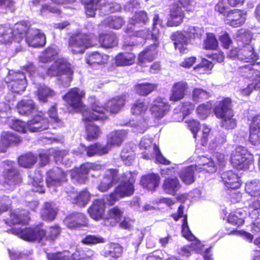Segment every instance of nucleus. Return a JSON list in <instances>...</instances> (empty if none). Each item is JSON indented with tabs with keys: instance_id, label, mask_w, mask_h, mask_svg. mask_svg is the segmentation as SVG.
<instances>
[{
	"instance_id": "1",
	"label": "nucleus",
	"mask_w": 260,
	"mask_h": 260,
	"mask_svg": "<svg viewBox=\"0 0 260 260\" xmlns=\"http://www.w3.org/2000/svg\"><path fill=\"white\" fill-rule=\"evenodd\" d=\"M105 109L98 102H94L88 108L82 112V121L85 124L86 137V139L89 141L97 139L101 130L99 126L91 123L95 121H105L109 118L105 113Z\"/></svg>"
},
{
	"instance_id": "2",
	"label": "nucleus",
	"mask_w": 260,
	"mask_h": 260,
	"mask_svg": "<svg viewBox=\"0 0 260 260\" xmlns=\"http://www.w3.org/2000/svg\"><path fill=\"white\" fill-rule=\"evenodd\" d=\"M95 39L93 34H73L69 37L67 46L73 54H82L86 49L95 45Z\"/></svg>"
},
{
	"instance_id": "3",
	"label": "nucleus",
	"mask_w": 260,
	"mask_h": 260,
	"mask_svg": "<svg viewBox=\"0 0 260 260\" xmlns=\"http://www.w3.org/2000/svg\"><path fill=\"white\" fill-rule=\"evenodd\" d=\"M94 252L90 249L77 248L72 254L68 250L48 252L46 253L48 260H91Z\"/></svg>"
},
{
	"instance_id": "4",
	"label": "nucleus",
	"mask_w": 260,
	"mask_h": 260,
	"mask_svg": "<svg viewBox=\"0 0 260 260\" xmlns=\"http://www.w3.org/2000/svg\"><path fill=\"white\" fill-rule=\"evenodd\" d=\"M5 82L8 90L14 95L22 94L27 86L26 75L20 71L9 72L5 77Z\"/></svg>"
},
{
	"instance_id": "5",
	"label": "nucleus",
	"mask_w": 260,
	"mask_h": 260,
	"mask_svg": "<svg viewBox=\"0 0 260 260\" xmlns=\"http://www.w3.org/2000/svg\"><path fill=\"white\" fill-rule=\"evenodd\" d=\"M231 162L237 170H247L253 162V156L244 147L238 146L231 154Z\"/></svg>"
},
{
	"instance_id": "6",
	"label": "nucleus",
	"mask_w": 260,
	"mask_h": 260,
	"mask_svg": "<svg viewBox=\"0 0 260 260\" xmlns=\"http://www.w3.org/2000/svg\"><path fill=\"white\" fill-rule=\"evenodd\" d=\"M228 55L231 58H237L249 63H255L259 58V55L253 45L234 47L230 50Z\"/></svg>"
},
{
	"instance_id": "7",
	"label": "nucleus",
	"mask_w": 260,
	"mask_h": 260,
	"mask_svg": "<svg viewBox=\"0 0 260 260\" xmlns=\"http://www.w3.org/2000/svg\"><path fill=\"white\" fill-rule=\"evenodd\" d=\"M137 173L127 171L121 174L120 183L116 186L124 198L132 196L135 191V183Z\"/></svg>"
},
{
	"instance_id": "8",
	"label": "nucleus",
	"mask_w": 260,
	"mask_h": 260,
	"mask_svg": "<svg viewBox=\"0 0 260 260\" xmlns=\"http://www.w3.org/2000/svg\"><path fill=\"white\" fill-rule=\"evenodd\" d=\"M85 96V92L79 88L75 87L70 89L63 95L62 99L71 107L74 111L84 110V105L82 99Z\"/></svg>"
},
{
	"instance_id": "9",
	"label": "nucleus",
	"mask_w": 260,
	"mask_h": 260,
	"mask_svg": "<svg viewBox=\"0 0 260 260\" xmlns=\"http://www.w3.org/2000/svg\"><path fill=\"white\" fill-rule=\"evenodd\" d=\"M136 44V42L132 43L125 41L122 46V49L126 50L129 47V51L121 52L117 54L114 57V63L117 67H125L133 65L136 61V55L132 52L133 47Z\"/></svg>"
},
{
	"instance_id": "10",
	"label": "nucleus",
	"mask_w": 260,
	"mask_h": 260,
	"mask_svg": "<svg viewBox=\"0 0 260 260\" xmlns=\"http://www.w3.org/2000/svg\"><path fill=\"white\" fill-rule=\"evenodd\" d=\"M171 106L163 98H155L149 108L152 117L154 120H160L170 111Z\"/></svg>"
},
{
	"instance_id": "11",
	"label": "nucleus",
	"mask_w": 260,
	"mask_h": 260,
	"mask_svg": "<svg viewBox=\"0 0 260 260\" xmlns=\"http://www.w3.org/2000/svg\"><path fill=\"white\" fill-rule=\"evenodd\" d=\"M27 128L31 133L40 132L51 127L50 122L44 113L39 112L34 115L27 122Z\"/></svg>"
},
{
	"instance_id": "12",
	"label": "nucleus",
	"mask_w": 260,
	"mask_h": 260,
	"mask_svg": "<svg viewBox=\"0 0 260 260\" xmlns=\"http://www.w3.org/2000/svg\"><path fill=\"white\" fill-rule=\"evenodd\" d=\"M67 173L61 168L54 167L46 172V186L49 188L59 186L67 181Z\"/></svg>"
},
{
	"instance_id": "13",
	"label": "nucleus",
	"mask_w": 260,
	"mask_h": 260,
	"mask_svg": "<svg viewBox=\"0 0 260 260\" xmlns=\"http://www.w3.org/2000/svg\"><path fill=\"white\" fill-rule=\"evenodd\" d=\"M29 220L28 211L22 208H17L9 212V216L5 219V222L7 225L11 226L15 224H27Z\"/></svg>"
},
{
	"instance_id": "14",
	"label": "nucleus",
	"mask_w": 260,
	"mask_h": 260,
	"mask_svg": "<svg viewBox=\"0 0 260 260\" xmlns=\"http://www.w3.org/2000/svg\"><path fill=\"white\" fill-rule=\"evenodd\" d=\"M118 174L117 169H107L100 180L97 189L102 192L108 191L117 182Z\"/></svg>"
},
{
	"instance_id": "15",
	"label": "nucleus",
	"mask_w": 260,
	"mask_h": 260,
	"mask_svg": "<svg viewBox=\"0 0 260 260\" xmlns=\"http://www.w3.org/2000/svg\"><path fill=\"white\" fill-rule=\"evenodd\" d=\"M127 102V95L125 93H122L109 100L106 106H102L105 109V113L106 114L107 111L112 114H117L123 108Z\"/></svg>"
},
{
	"instance_id": "16",
	"label": "nucleus",
	"mask_w": 260,
	"mask_h": 260,
	"mask_svg": "<svg viewBox=\"0 0 260 260\" xmlns=\"http://www.w3.org/2000/svg\"><path fill=\"white\" fill-rule=\"evenodd\" d=\"M86 216L81 212H73L69 214L64 219L66 226L70 229H75L88 226Z\"/></svg>"
},
{
	"instance_id": "17",
	"label": "nucleus",
	"mask_w": 260,
	"mask_h": 260,
	"mask_svg": "<svg viewBox=\"0 0 260 260\" xmlns=\"http://www.w3.org/2000/svg\"><path fill=\"white\" fill-rule=\"evenodd\" d=\"M25 41L30 47L42 48L46 43V36L39 29H30L26 36Z\"/></svg>"
},
{
	"instance_id": "18",
	"label": "nucleus",
	"mask_w": 260,
	"mask_h": 260,
	"mask_svg": "<svg viewBox=\"0 0 260 260\" xmlns=\"http://www.w3.org/2000/svg\"><path fill=\"white\" fill-rule=\"evenodd\" d=\"M246 15V13L241 10H232L224 14L225 21L227 24L233 27H239L245 23Z\"/></svg>"
},
{
	"instance_id": "19",
	"label": "nucleus",
	"mask_w": 260,
	"mask_h": 260,
	"mask_svg": "<svg viewBox=\"0 0 260 260\" xmlns=\"http://www.w3.org/2000/svg\"><path fill=\"white\" fill-rule=\"evenodd\" d=\"M213 111L218 119L233 113L232 99L230 98H223L221 100L217 101Z\"/></svg>"
},
{
	"instance_id": "20",
	"label": "nucleus",
	"mask_w": 260,
	"mask_h": 260,
	"mask_svg": "<svg viewBox=\"0 0 260 260\" xmlns=\"http://www.w3.org/2000/svg\"><path fill=\"white\" fill-rule=\"evenodd\" d=\"M46 230L39 225L24 228L23 240L27 242L41 243L44 239Z\"/></svg>"
},
{
	"instance_id": "21",
	"label": "nucleus",
	"mask_w": 260,
	"mask_h": 260,
	"mask_svg": "<svg viewBox=\"0 0 260 260\" xmlns=\"http://www.w3.org/2000/svg\"><path fill=\"white\" fill-rule=\"evenodd\" d=\"M221 178L224 185L229 189H237L241 186L242 181L240 177L238 174L232 170L223 172Z\"/></svg>"
},
{
	"instance_id": "22",
	"label": "nucleus",
	"mask_w": 260,
	"mask_h": 260,
	"mask_svg": "<svg viewBox=\"0 0 260 260\" xmlns=\"http://www.w3.org/2000/svg\"><path fill=\"white\" fill-rule=\"evenodd\" d=\"M170 39L173 42L175 49L178 50L180 54H184L188 52L189 39L186 34H185L181 31H176L171 34Z\"/></svg>"
},
{
	"instance_id": "23",
	"label": "nucleus",
	"mask_w": 260,
	"mask_h": 260,
	"mask_svg": "<svg viewBox=\"0 0 260 260\" xmlns=\"http://www.w3.org/2000/svg\"><path fill=\"white\" fill-rule=\"evenodd\" d=\"M70 175L71 179L74 184H85L89 180V173L84 163L71 169Z\"/></svg>"
},
{
	"instance_id": "24",
	"label": "nucleus",
	"mask_w": 260,
	"mask_h": 260,
	"mask_svg": "<svg viewBox=\"0 0 260 260\" xmlns=\"http://www.w3.org/2000/svg\"><path fill=\"white\" fill-rule=\"evenodd\" d=\"M157 44H150L141 51L138 57V62L139 66L145 67L147 62H151L157 54Z\"/></svg>"
},
{
	"instance_id": "25",
	"label": "nucleus",
	"mask_w": 260,
	"mask_h": 260,
	"mask_svg": "<svg viewBox=\"0 0 260 260\" xmlns=\"http://www.w3.org/2000/svg\"><path fill=\"white\" fill-rule=\"evenodd\" d=\"M91 194L87 188H84L79 193L71 191L68 192L67 199L73 204L80 207L85 206L90 201Z\"/></svg>"
},
{
	"instance_id": "26",
	"label": "nucleus",
	"mask_w": 260,
	"mask_h": 260,
	"mask_svg": "<svg viewBox=\"0 0 260 260\" xmlns=\"http://www.w3.org/2000/svg\"><path fill=\"white\" fill-rule=\"evenodd\" d=\"M160 177L157 173H148L141 176L140 184L143 188L153 191L158 187Z\"/></svg>"
},
{
	"instance_id": "27",
	"label": "nucleus",
	"mask_w": 260,
	"mask_h": 260,
	"mask_svg": "<svg viewBox=\"0 0 260 260\" xmlns=\"http://www.w3.org/2000/svg\"><path fill=\"white\" fill-rule=\"evenodd\" d=\"M105 211V203L102 199L94 200L87 209V212L91 218L95 220L103 218Z\"/></svg>"
},
{
	"instance_id": "28",
	"label": "nucleus",
	"mask_w": 260,
	"mask_h": 260,
	"mask_svg": "<svg viewBox=\"0 0 260 260\" xmlns=\"http://www.w3.org/2000/svg\"><path fill=\"white\" fill-rule=\"evenodd\" d=\"M3 177L6 183L9 185H16L22 181V176L19 170L16 167H12L5 169L3 171Z\"/></svg>"
},
{
	"instance_id": "29",
	"label": "nucleus",
	"mask_w": 260,
	"mask_h": 260,
	"mask_svg": "<svg viewBox=\"0 0 260 260\" xmlns=\"http://www.w3.org/2000/svg\"><path fill=\"white\" fill-rule=\"evenodd\" d=\"M188 88V84L185 81H178L175 83L172 88L169 100L176 102L183 99Z\"/></svg>"
},
{
	"instance_id": "30",
	"label": "nucleus",
	"mask_w": 260,
	"mask_h": 260,
	"mask_svg": "<svg viewBox=\"0 0 260 260\" xmlns=\"http://www.w3.org/2000/svg\"><path fill=\"white\" fill-rule=\"evenodd\" d=\"M252 66L245 65L238 68L241 75L252 80L260 78V62L256 63H251Z\"/></svg>"
},
{
	"instance_id": "31",
	"label": "nucleus",
	"mask_w": 260,
	"mask_h": 260,
	"mask_svg": "<svg viewBox=\"0 0 260 260\" xmlns=\"http://www.w3.org/2000/svg\"><path fill=\"white\" fill-rule=\"evenodd\" d=\"M181 187V185L176 176L166 178L162 184V188L165 192L172 196L176 195Z\"/></svg>"
},
{
	"instance_id": "32",
	"label": "nucleus",
	"mask_w": 260,
	"mask_h": 260,
	"mask_svg": "<svg viewBox=\"0 0 260 260\" xmlns=\"http://www.w3.org/2000/svg\"><path fill=\"white\" fill-rule=\"evenodd\" d=\"M170 16L171 19L168 21V25L176 26L182 22L184 14L181 7L177 4H173L171 6Z\"/></svg>"
},
{
	"instance_id": "33",
	"label": "nucleus",
	"mask_w": 260,
	"mask_h": 260,
	"mask_svg": "<svg viewBox=\"0 0 260 260\" xmlns=\"http://www.w3.org/2000/svg\"><path fill=\"white\" fill-rule=\"evenodd\" d=\"M109 58V55L96 51L89 53L86 56L85 61L90 66L103 65L108 62Z\"/></svg>"
},
{
	"instance_id": "34",
	"label": "nucleus",
	"mask_w": 260,
	"mask_h": 260,
	"mask_svg": "<svg viewBox=\"0 0 260 260\" xmlns=\"http://www.w3.org/2000/svg\"><path fill=\"white\" fill-rule=\"evenodd\" d=\"M107 249L103 252V256L105 257H111L116 260L121 257L123 252V247L118 243L110 242L106 245Z\"/></svg>"
},
{
	"instance_id": "35",
	"label": "nucleus",
	"mask_w": 260,
	"mask_h": 260,
	"mask_svg": "<svg viewBox=\"0 0 260 260\" xmlns=\"http://www.w3.org/2000/svg\"><path fill=\"white\" fill-rule=\"evenodd\" d=\"M21 141V138L18 135L12 132L4 131L1 135L0 146L8 148L12 145H18Z\"/></svg>"
},
{
	"instance_id": "36",
	"label": "nucleus",
	"mask_w": 260,
	"mask_h": 260,
	"mask_svg": "<svg viewBox=\"0 0 260 260\" xmlns=\"http://www.w3.org/2000/svg\"><path fill=\"white\" fill-rule=\"evenodd\" d=\"M16 109L20 114L28 116L36 110V106L31 99H22L17 103Z\"/></svg>"
},
{
	"instance_id": "37",
	"label": "nucleus",
	"mask_w": 260,
	"mask_h": 260,
	"mask_svg": "<svg viewBox=\"0 0 260 260\" xmlns=\"http://www.w3.org/2000/svg\"><path fill=\"white\" fill-rule=\"evenodd\" d=\"M149 109L148 105L145 99H138L130 106V111L133 115L143 116L146 113Z\"/></svg>"
},
{
	"instance_id": "38",
	"label": "nucleus",
	"mask_w": 260,
	"mask_h": 260,
	"mask_svg": "<svg viewBox=\"0 0 260 260\" xmlns=\"http://www.w3.org/2000/svg\"><path fill=\"white\" fill-rule=\"evenodd\" d=\"M158 84L152 82L137 83L134 86L136 93L141 96H147L152 92L157 91Z\"/></svg>"
},
{
	"instance_id": "39",
	"label": "nucleus",
	"mask_w": 260,
	"mask_h": 260,
	"mask_svg": "<svg viewBox=\"0 0 260 260\" xmlns=\"http://www.w3.org/2000/svg\"><path fill=\"white\" fill-rule=\"evenodd\" d=\"M47 114L51 119L50 122L52 128L57 129L65 126V123L62 119L58 117L56 103L50 106L47 111Z\"/></svg>"
},
{
	"instance_id": "40",
	"label": "nucleus",
	"mask_w": 260,
	"mask_h": 260,
	"mask_svg": "<svg viewBox=\"0 0 260 260\" xmlns=\"http://www.w3.org/2000/svg\"><path fill=\"white\" fill-rule=\"evenodd\" d=\"M57 214V209L53 207V204L50 202L44 203L41 209L40 215L43 220L47 221L54 220Z\"/></svg>"
},
{
	"instance_id": "41",
	"label": "nucleus",
	"mask_w": 260,
	"mask_h": 260,
	"mask_svg": "<svg viewBox=\"0 0 260 260\" xmlns=\"http://www.w3.org/2000/svg\"><path fill=\"white\" fill-rule=\"evenodd\" d=\"M197 169L196 165H190L185 167L181 170L179 176L182 181L185 184L189 185L195 181V171Z\"/></svg>"
},
{
	"instance_id": "42",
	"label": "nucleus",
	"mask_w": 260,
	"mask_h": 260,
	"mask_svg": "<svg viewBox=\"0 0 260 260\" xmlns=\"http://www.w3.org/2000/svg\"><path fill=\"white\" fill-rule=\"evenodd\" d=\"M30 29L32 28L26 21H22L16 23L12 29L16 43H20L23 36L26 37Z\"/></svg>"
},
{
	"instance_id": "43",
	"label": "nucleus",
	"mask_w": 260,
	"mask_h": 260,
	"mask_svg": "<svg viewBox=\"0 0 260 260\" xmlns=\"http://www.w3.org/2000/svg\"><path fill=\"white\" fill-rule=\"evenodd\" d=\"M55 62L60 75H67L69 80L71 81L74 72L73 66L67 59L64 58H58L55 60Z\"/></svg>"
},
{
	"instance_id": "44",
	"label": "nucleus",
	"mask_w": 260,
	"mask_h": 260,
	"mask_svg": "<svg viewBox=\"0 0 260 260\" xmlns=\"http://www.w3.org/2000/svg\"><path fill=\"white\" fill-rule=\"evenodd\" d=\"M98 41L102 47L110 48L117 45L118 40L114 33L100 34L98 36Z\"/></svg>"
},
{
	"instance_id": "45",
	"label": "nucleus",
	"mask_w": 260,
	"mask_h": 260,
	"mask_svg": "<svg viewBox=\"0 0 260 260\" xmlns=\"http://www.w3.org/2000/svg\"><path fill=\"white\" fill-rule=\"evenodd\" d=\"M245 212L242 209H237L230 212L228 216V221L232 224L240 226L245 222Z\"/></svg>"
},
{
	"instance_id": "46",
	"label": "nucleus",
	"mask_w": 260,
	"mask_h": 260,
	"mask_svg": "<svg viewBox=\"0 0 260 260\" xmlns=\"http://www.w3.org/2000/svg\"><path fill=\"white\" fill-rule=\"evenodd\" d=\"M37 159V156L35 154L28 152L20 155L17 161L20 166L30 168L36 163Z\"/></svg>"
},
{
	"instance_id": "47",
	"label": "nucleus",
	"mask_w": 260,
	"mask_h": 260,
	"mask_svg": "<svg viewBox=\"0 0 260 260\" xmlns=\"http://www.w3.org/2000/svg\"><path fill=\"white\" fill-rule=\"evenodd\" d=\"M252 38V34L249 30L244 28L239 29L237 33V41L239 45L238 47L252 45L251 44Z\"/></svg>"
},
{
	"instance_id": "48",
	"label": "nucleus",
	"mask_w": 260,
	"mask_h": 260,
	"mask_svg": "<svg viewBox=\"0 0 260 260\" xmlns=\"http://www.w3.org/2000/svg\"><path fill=\"white\" fill-rule=\"evenodd\" d=\"M0 42L3 44L16 43L12 28L6 25H0Z\"/></svg>"
},
{
	"instance_id": "49",
	"label": "nucleus",
	"mask_w": 260,
	"mask_h": 260,
	"mask_svg": "<svg viewBox=\"0 0 260 260\" xmlns=\"http://www.w3.org/2000/svg\"><path fill=\"white\" fill-rule=\"evenodd\" d=\"M101 0H81L84 5L85 13L89 17H94L95 11L98 8L99 4Z\"/></svg>"
},
{
	"instance_id": "50",
	"label": "nucleus",
	"mask_w": 260,
	"mask_h": 260,
	"mask_svg": "<svg viewBox=\"0 0 260 260\" xmlns=\"http://www.w3.org/2000/svg\"><path fill=\"white\" fill-rule=\"evenodd\" d=\"M55 91L49 87L43 85L38 88L37 95L39 101L44 103L48 102V98L55 95Z\"/></svg>"
},
{
	"instance_id": "51",
	"label": "nucleus",
	"mask_w": 260,
	"mask_h": 260,
	"mask_svg": "<svg viewBox=\"0 0 260 260\" xmlns=\"http://www.w3.org/2000/svg\"><path fill=\"white\" fill-rule=\"evenodd\" d=\"M245 190L250 196L256 197L260 196V180L247 181L245 184Z\"/></svg>"
},
{
	"instance_id": "52",
	"label": "nucleus",
	"mask_w": 260,
	"mask_h": 260,
	"mask_svg": "<svg viewBox=\"0 0 260 260\" xmlns=\"http://www.w3.org/2000/svg\"><path fill=\"white\" fill-rule=\"evenodd\" d=\"M214 67L213 62L203 58L201 62L196 65L193 70L199 74H208L210 72Z\"/></svg>"
},
{
	"instance_id": "53",
	"label": "nucleus",
	"mask_w": 260,
	"mask_h": 260,
	"mask_svg": "<svg viewBox=\"0 0 260 260\" xmlns=\"http://www.w3.org/2000/svg\"><path fill=\"white\" fill-rule=\"evenodd\" d=\"M211 109L212 103L211 101H208L205 103L199 104L196 109V112L200 119H205L209 115Z\"/></svg>"
},
{
	"instance_id": "54",
	"label": "nucleus",
	"mask_w": 260,
	"mask_h": 260,
	"mask_svg": "<svg viewBox=\"0 0 260 260\" xmlns=\"http://www.w3.org/2000/svg\"><path fill=\"white\" fill-rule=\"evenodd\" d=\"M61 229L57 224H55L48 227L47 231H46L45 239L46 240L53 242L60 235Z\"/></svg>"
},
{
	"instance_id": "55",
	"label": "nucleus",
	"mask_w": 260,
	"mask_h": 260,
	"mask_svg": "<svg viewBox=\"0 0 260 260\" xmlns=\"http://www.w3.org/2000/svg\"><path fill=\"white\" fill-rule=\"evenodd\" d=\"M248 212L249 216L254 220L259 218L260 201L256 199L252 201L248 206Z\"/></svg>"
},
{
	"instance_id": "56",
	"label": "nucleus",
	"mask_w": 260,
	"mask_h": 260,
	"mask_svg": "<svg viewBox=\"0 0 260 260\" xmlns=\"http://www.w3.org/2000/svg\"><path fill=\"white\" fill-rule=\"evenodd\" d=\"M201 246L200 243H191L189 245H185L181 247L179 251V254L182 256L188 257L190 256L191 252L196 251L197 253H200Z\"/></svg>"
},
{
	"instance_id": "57",
	"label": "nucleus",
	"mask_w": 260,
	"mask_h": 260,
	"mask_svg": "<svg viewBox=\"0 0 260 260\" xmlns=\"http://www.w3.org/2000/svg\"><path fill=\"white\" fill-rule=\"evenodd\" d=\"M192 99L196 103H199L207 100L210 94L209 92L200 88H194L192 91Z\"/></svg>"
},
{
	"instance_id": "58",
	"label": "nucleus",
	"mask_w": 260,
	"mask_h": 260,
	"mask_svg": "<svg viewBox=\"0 0 260 260\" xmlns=\"http://www.w3.org/2000/svg\"><path fill=\"white\" fill-rule=\"evenodd\" d=\"M234 113L219 118L221 119V126L226 129H232L236 127L237 122L235 118H234Z\"/></svg>"
},
{
	"instance_id": "59",
	"label": "nucleus",
	"mask_w": 260,
	"mask_h": 260,
	"mask_svg": "<svg viewBox=\"0 0 260 260\" xmlns=\"http://www.w3.org/2000/svg\"><path fill=\"white\" fill-rule=\"evenodd\" d=\"M202 171L209 173H214L217 170L216 164L211 158H206L203 163L199 164Z\"/></svg>"
},
{
	"instance_id": "60",
	"label": "nucleus",
	"mask_w": 260,
	"mask_h": 260,
	"mask_svg": "<svg viewBox=\"0 0 260 260\" xmlns=\"http://www.w3.org/2000/svg\"><path fill=\"white\" fill-rule=\"evenodd\" d=\"M218 46L217 40L212 33H207L204 42V48L206 50H216Z\"/></svg>"
},
{
	"instance_id": "61",
	"label": "nucleus",
	"mask_w": 260,
	"mask_h": 260,
	"mask_svg": "<svg viewBox=\"0 0 260 260\" xmlns=\"http://www.w3.org/2000/svg\"><path fill=\"white\" fill-rule=\"evenodd\" d=\"M189 40H200L204 34L202 28L198 26L189 27L186 32Z\"/></svg>"
},
{
	"instance_id": "62",
	"label": "nucleus",
	"mask_w": 260,
	"mask_h": 260,
	"mask_svg": "<svg viewBox=\"0 0 260 260\" xmlns=\"http://www.w3.org/2000/svg\"><path fill=\"white\" fill-rule=\"evenodd\" d=\"M105 242V239L103 237L93 235H87L81 240V243L86 245H93Z\"/></svg>"
},
{
	"instance_id": "63",
	"label": "nucleus",
	"mask_w": 260,
	"mask_h": 260,
	"mask_svg": "<svg viewBox=\"0 0 260 260\" xmlns=\"http://www.w3.org/2000/svg\"><path fill=\"white\" fill-rule=\"evenodd\" d=\"M10 127L18 132L26 133L27 129V123L19 119H14L10 124Z\"/></svg>"
},
{
	"instance_id": "64",
	"label": "nucleus",
	"mask_w": 260,
	"mask_h": 260,
	"mask_svg": "<svg viewBox=\"0 0 260 260\" xmlns=\"http://www.w3.org/2000/svg\"><path fill=\"white\" fill-rule=\"evenodd\" d=\"M122 198H124V197L116 186L113 191L107 195L106 200L109 205L113 206L116 202Z\"/></svg>"
}]
</instances>
